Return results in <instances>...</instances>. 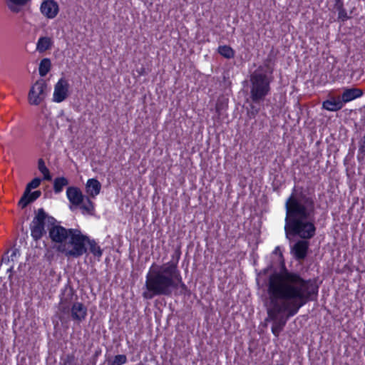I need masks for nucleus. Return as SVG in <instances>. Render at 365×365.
<instances>
[{"mask_svg":"<svg viewBox=\"0 0 365 365\" xmlns=\"http://www.w3.org/2000/svg\"><path fill=\"white\" fill-rule=\"evenodd\" d=\"M364 94L361 89L357 88H346L340 96L341 100L344 105L356 98H360Z\"/></svg>","mask_w":365,"mask_h":365,"instance_id":"nucleus-14","label":"nucleus"},{"mask_svg":"<svg viewBox=\"0 0 365 365\" xmlns=\"http://www.w3.org/2000/svg\"><path fill=\"white\" fill-rule=\"evenodd\" d=\"M66 195L70 202L73 205L79 206L84 201L85 196L80 188L77 187H68L66 190Z\"/></svg>","mask_w":365,"mask_h":365,"instance_id":"nucleus-13","label":"nucleus"},{"mask_svg":"<svg viewBox=\"0 0 365 365\" xmlns=\"http://www.w3.org/2000/svg\"><path fill=\"white\" fill-rule=\"evenodd\" d=\"M217 51L225 58L230 59L235 57V51L230 46H220Z\"/></svg>","mask_w":365,"mask_h":365,"instance_id":"nucleus-21","label":"nucleus"},{"mask_svg":"<svg viewBox=\"0 0 365 365\" xmlns=\"http://www.w3.org/2000/svg\"><path fill=\"white\" fill-rule=\"evenodd\" d=\"M270 58H267L264 66H259L250 76V98L252 102L259 103L264 101L265 97L269 93L272 78L267 75V72L272 73L273 69L270 67Z\"/></svg>","mask_w":365,"mask_h":365,"instance_id":"nucleus-5","label":"nucleus"},{"mask_svg":"<svg viewBox=\"0 0 365 365\" xmlns=\"http://www.w3.org/2000/svg\"><path fill=\"white\" fill-rule=\"evenodd\" d=\"M334 8L338 11L344 9L343 1L341 0H335Z\"/></svg>","mask_w":365,"mask_h":365,"instance_id":"nucleus-34","label":"nucleus"},{"mask_svg":"<svg viewBox=\"0 0 365 365\" xmlns=\"http://www.w3.org/2000/svg\"><path fill=\"white\" fill-rule=\"evenodd\" d=\"M41 182V180L39 178H34L26 187L25 191H26V193L30 192L32 189L38 187L40 185Z\"/></svg>","mask_w":365,"mask_h":365,"instance_id":"nucleus-28","label":"nucleus"},{"mask_svg":"<svg viewBox=\"0 0 365 365\" xmlns=\"http://www.w3.org/2000/svg\"><path fill=\"white\" fill-rule=\"evenodd\" d=\"M101 184L95 178L88 180L86 184V192L91 197L94 198L100 193Z\"/></svg>","mask_w":365,"mask_h":365,"instance_id":"nucleus-16","label":"nucleus"},{"mask_svg":"<svg viewBox=\"0 0 365 365\" xmlns=\"http://www.w3.org/2000/svg\"><path fill=\"white\" fill-rule=\"evenodd\" d=\"M46 222L48 230L51 227L60 225L59 222L53 217L48 215L43 208L35 211V216L30 225L31 235L34 241H38L46 234Z\"/></svg>","mask_w":365,"mask_h":365,"instance_id":"nucleus-6","label":"nucleus"},{"mask_svg":"<svg viewBox=\"0 0 365 365\" xmlns=\"http://www.w3.org/2000/svg\"><path fill=\"white\" fill-rule=\"evenodd\" d=\"M127 362V356L125 354L115 356L113 359H108V365H123Z\"/></svg>","mask_w":365,"mask_h":365,"instance_id":"nucleus-24","label":"nucleus"},{"mask_svg":"<svg viewBox=\"0 0 365 365\" xmlns=\"http://www.w3.org/2000/svg\"><path fill=\"white\" fill-rule=\"evenodd\" d=\"M69 84L68 81L64 78H61L56 83L53 101L56 103H61L66 100L68 96Z\"/></svg>","mask_w":365,"mask_h":365,"instance_id":"nucleus-10","label":"nucleus"},{"mask_svg":"<svg viewBox=\"0 0 365 365\" xmlns=\"http://www.w3.org/2000/svg\"><path fill=\"white\" fill-rule=\"evenodd\" d=\"M259 112V108H257L255 103L250 104V109L247 111V114L250 118H255Z\"/></svg>","mask_w":365,"mask_h":365,"instance_id":"nucleus-29","label":"nucleus"},{"mask_svg":"<svg viewBox=\"0 0 365 365\" xmlns=\"http://www.w3.org/2000/svg\"><path fill=\"white\" fill-rule=\"evenodd\" d=\"M30 197V192L26 193V191L24 190L22 197L18 202V205L22 209L25 208L29 204L33 202Z\"/></svg>","mask_w":365,"mask_h":365,"instance_id":"nucleus-27","label":"nucleus"},{"mask_svg":"<svg viewBox=\"0 0 365 365\" xmlns=\"http://www.w3.org/2000/svg\"><path fill=\"white\" fill-rule=\"evenodd\" d=\"M47 88L46 81L41 78L36 81L31 86L28 95L29 102L31 105L38 106L43 102L46 98L45 90Z\"/></svg>","mask_w":365,"mask_h":365,"instance_id":"nucleus-7","label":"nucleus"},{"mask_svg":"<svg viewBox=\"0 0 365 365\" xmlns=\"http://www.w3.org/2000/svg\"><path fill=\"white\" fill-rule=\"evenodd\" d=\"M48 237L51 242L57 244L56 251L71 258V255L79 254L83 248L82 232L78 229H66L64 227L53 226L49 229Z\"/></svg>","mask_w":365,"mask_h":365,"instance_id":"nucleus-4","label":"nucleus"},{"mask_svg":"<svg viewBox=\"0 0 365 365\" xmlns=\"http://www.w3.org/2000/svg\"><path fill=\"white\" fill-rule=\"evenodd\" d=\"M40 10L42 14L48 19H53L59 11V6L54 0H46L41 3Z\"/></svg>","mask_w":365,"mask_h":365,"instance_id":"nucleus-12","label":"nucleus"},{"mask_svg":"<svg viewBox=\"0 0 365 365\" xmlns=\"http://www.w3.org/2000/svg\"><path fill=\"white\" fill-rule=\"evenodd\" d=\"M266 322L272 321V334L278 338L289 319L297 314L301 307L317 297L319 287L312 279L288 269L284 263L280 272L268 277Z\"/></svg>","mask_w":365,"mask_h":365,"instance_id":"nucleus-1","label":"nucleus"},{"mask_svg":"<svg viewBox=\"0 0 365 365\" xmlns=\"http://www.w3.org/2000/svg\"><path fill=\"white\" fill-rule=\"evenodd\" d=\"M181 255V251H180V247H178L175 249L174 254L172 256V260L163 264V266L168 267H175V269H178V264L179 262V259L180 258Z\"/></svg>","mask_w":365,"mask_h":365,"instance_id":"nucleus-22","label":"nucleus"},{"mask_svg":"<svg viewBox=\"0 0 365 365\" xmlns=\"http://www.w3.org/2000/svg\"><path fill=\"white\" fill-rule=\"evenodd\" d=\"M38 168L41 173L48 172V169L46 168L45 162L42 158L38 160Z\"/></svg>","mask_w":365,"mask_h":365,"instance_id":"nucleus-30","label":"nucleus"},{"mask_svg":"<svg viewBox=\"0 0 365 365\" xmlns=\"http://www.w3.org/2000/svg\"><path fill=\"white\" fill-rule=\"evenodd\" d=\"M65 292H67V297L61 298L58 306V312L56 314L62 323L66 322L70 319L71 308L70 302L72 300L74 294V291L72 288L65 290Z\"/></svg>","mask_w":365,"mask_h":365,"instance_id":"nucleus-8","label":"nucleus"},{"mask_svg":"<svg viewBox=\"0 0 365 365\" xmlns=\"http://www.w3.org/2000/svg\"><path fill=\"white\" fill-rule=\"evenodd\" d=\"M10 257H6L5 255H3L2 258H1V263H9L10 262Z\"/></svg>","mask_w":365,"mask_h":365,"instance_id":"nucleus-38","label":"nucleus"},{"mask_svg":"<svg viewBox=\"0 0 365 365\" xmlns=\"http://www.w3.org/2000/svg\"><path fill=\"white\" fill-rule=\"evenodd\" d=\"M344 107L340 96H330L322 103V108L329 111H338Z\"/></svg>","mask_w":365,"mask_h":365,"instance_id":"nucleus-15","label":"nucleus"},{"mask_svg":"<svg viewBox=\"0 0 365 365\" xmlns=\"http://www.w3.org/2000/svg\"><path fill=\"white\" fill-rule=\"evenodd\" d=\"M273 267L272 264L264 269L260 274H267L269 271L272 269Z\"/></svg>","mask_w":365,"mask_h":365,"instance_id":"nucleus-37","label":"nucleus"},{"mask_svg":"<svg viewBox=\"0 0 365 365\" xmlns=\"http://www.w3.org/2000/svg\"><path fill=\"white\" fill-rule=\"evenodd\" d=\"M338 19L341 21H345L349 19V16L347 15L346 9L340 10L338 11Z\"/></svg>","mask_w":365,"mask_h":365,"instance_id":"nucleus-31","label":"nucleus"},{"mask_svg":"<svg viewBox=\"0 0 365 365\" xmlns=\"http://www.w3.org/2000/svg\"><path fill=\"white\" fill-rule=\"evenodd\" d=\"M31 0H7V6L13 13H19L21 8L26 6Z\"/></svg>","mask_w":365,"mask_h":365,"instance_id":"nucleus-18","label":"nucleus"},{"mask_svg":"<svg viewBox=\"0 0 365 365\" xmlns=\"http://www.w3.org/2000/svg\"><path fill=\"white\" fill-rule=\"evenodd\" d=\"M87 312L88 309L83 303L73 302L71 308L70 319L79 324L86 319Z\"/></svg>","mask_w":365,"mask_h":365,"instance_id":"nucleus-11","label":"nucleus"},{"mask_svg":"<svg viewBox=\"0 0 365 365\" xmlns=\"http://www.w3.org/2000/svg\"><path fill=\"white\" fill-rule=\"evenodd\" d=\"M284 232L292 242L291 253L297 261L305 259L309 240L317 234L316 201L314 195L302 186H294L285 202Z\"/></svg>","mask_w":365,"mask_h":365,"instance_id":"nucleus-2","label":"nucleus"},{"mask_svg":"<svg viewBox=\"0 0 365 365\" xmlns=\"http://www.w3.org/2000/svg\"><path fill=\"white\" fill-rule=\"evenodd\" d=\"M43 175V179L48 181L51 180V175L50 174L49 170H48V172L46 173H42Z\"/></svg>","mask_w":365,"mask_h":365,"instance_id":"nucleus-36","label":"nucleus"},{"mask_svg":"<svg viewBox=\"0 0 365 365\" xmlns=\"http://www.w3.org/2000/svg\"><path fill=\"white\" fill-rule=\"evenodd\" d=\"M68 185V180L64 177L56 178L53 181V190L56 193H59L63 190L64 186Z\"/></svg>","mask_w":365,"mask_h":365,"instance_id":"nucleus-20","label":"nucleus"},{"mask_svg":"<svg viewBox=\"0 0 365 365\" xmlns=\"http://www.w3.org/2000/svg\"><path fill=\"white\" fill-rule=\"evenodd\" d=\"M41 195V192L40 190H36L34 192L30 191V198L31 199L32 202H34L36 200H37Z\"/></svg>","mask_w":365,"mask_h":365,"instance_id":"nucleus-33","label":"nucleus"},{"mask_svg":"<svg viewBox=\"0 0 365 365\" xmlns=\"http://www.w3.org/2000/svg\"><path fill=\"white\" fill-rule=\"evenodd\" d=\"M227 107V99L222 98H219L215 105V110L218 115L222 114V111L225 110Z\"/></svg>","mask_w":365,"mask_h":365,"instance_id":"nucleus-26","label":"nucleus"},{"mask_svg":"<svg viewBox=\"0 0 365 365\" xmlns=\"http://www.w3.org/2000/svg\"><path fill=\"white\" fill-rule=\"evenodd\" d=\"M174 280L178 283V287L180 286V288L181 289L180 292L182 294H190V290L188 289L187 285L182 280V277L179 270L178 276L177 274H174Z\"/></svg>","mask_w":365,"mask_h":365,"instance_id":"nucleus-25","label":"nucleus"},{"mask_svg":"<svg viewBox=\"0 0 365 365\" xmlns=\"http://www.w3.org/2000/svg\"><path fill=\"white\" fill-rule=\"evenodd\" d=\"M17 255H19V250L16 248H14L13 250H12V253L11 255V256L9 257H10V259L11 261H14V258Z\"/></svg>","mask_w":365,"mask_h":365,"instance_id":"nucleus-35","label":"nucleus"},{"mask_svg":"<svg viewBox=\"0 0 365 365\" xmlns=\"http://www.w3.org/2000/svg\"><path fill=\"white\" fill-rule=\"evenodd\" d=\"M53 44V41L51 38L46 36L40 37L36 43V50L43 53L47 50H49Z\"/></svg>","mask_w":365,"mask_h":365,"instance_id":"nucleus-17","label":"nucleus"},{"mask_svg":"<svg viewBox=\"0 0 365 365\" xmlns=\"http://www.w3.org/2000/svg\"><path fill=\"white\" fill-rule=\"evenodd\" d=\"M274 254H276V255L279 254V257H280V264H281L280 269H282V263H284V265H285V263H284V259H283L282 253V252L280 251V249H279V247H277L275 248V250H274ZM281 272V270H279V272ZM275 272H277V271H274V272H273V274H274V273H275ZM271 274H272V273Z\"/></svg>","mask_w":365,"mask_h":365,"instance_id":"nucleus-32","label":"nucleus"},{"mask_svg":"<svg viewBox=\"0 0 365 365\" xmlns=\"http://www.w3.org/2000/svg\"><path fill=\"white\" fill-rule=\"evenodd\" d=\"M176 274L178 276V269L175 267H167L153 263L146 275L143 298L152 299L156 296H171L173 290L178 288V283L174 280Z\"/></svg>","mask_w":365,"mask_h":365,"instance_id":"nucleus-3","label":"nucleus"},{"mask_svg":"<svg viewBox=\"0 0 365 365\" xmlns=\"http://www.w3.org/2000/svg\"><path fill=\"white\" fill-rule=\"evenodd\" d=\"M91 197L85 196L86 202L80 205V208L88 214H92L94 210V203L91 200Z\"/></svg>","mask_w":365,"mask_h":365,"instance_id":"nucleus-23","label":"nucleus"},{"mask_svg":"<svg viewBox=\"0 0 365 365\" xmlns=\"http://www.w3.org/2000/svg\"><path fill=\"white\" fill-rule=\"evenodd\" d=\"M51 68V62L50 58H43L39 64L38 72L41 77H44Z\"/></svg>","mask_w":365,"mask_h":365,"instance_id":"nucleus-19","label":"nucleus"},{"mask_svg":"<svg viewBox=\"0 0 365 365\" xmlns=\"http://www.w3.org/2000/svg\"><path fill=\"white\" fill-rule=\"evenodd\" d=\"M82 237H83V239L81 240V243L83 244L82 250L80 251L79 254L75 253V255H71V258H78L81 257L83 254L86 253V245H89L90 252L94 256L101 257L103 255V250L97 245L96 242L94 240H91L87 235H84L83 233Z\"/></svg>","mask_w":365,"mask_h":365,"instance_id":"nucleus-9","label":"nucleus"},{"mask_svg":"<svg viewBox=\"0 0 365 365\" xmlns=\"http://www.w3.org/2000/svg\"><path fill=\"white\" fill-rule=\"evenodd\" d=\"M275 365H284L283 364H277Z\"/></svg>","mask_w":365,"mask_h":365,"instance_id":"nucleus-40","label":"nucleus"},{"mask_svg":"<svg viewBox=\"0 0 365 365\" xmlns=\"http://www.w3.org/2000/svg\"><path fill=\"white\" fill-rule=\"evenodd\" d=\"M13 269H14V266L11 265L8 269H7V272L10 273L9 276V279H11V277H12V272H13Z\"/></svg>","mask_w":365,"mask_h":365,"instance_id":"nucleus-39","label":"nucleus"}]
</instances>
